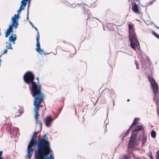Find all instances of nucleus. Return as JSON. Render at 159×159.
I'll use <instances>...</instances> for the list:
<instances>
[{
	"instance_id": "obj_1",
	"label": "nucleus",
	"mask_w": 159,
	"mask_h": 159,
	"mask_svg": "<svg viewBox=\"0 0 159 159\" xmlns=\"http://www.w3.org/2000/svg\"><path fill=\"white\" fill-rule=\"evenodd\" d=\"M34 75L32 72L27 71L24 75V81L26 84L29 85L31 93L32 96L34 98V99L37 97L40 98V96L43 97V99L44 95L41 92V87L39 84V77H36L38 85L34 81Z\"/></svg>"
},
{
	"instance_id": "obj_2",
	"label": "nucleus",
	"mask_w": 159,
	"mask_h": 159,
	"mask_svg": "<svg viewBox=\"0 0 159 159\" xmlns=\"http://www.w3.org/2000/svg\"><path fill=\"white\" fill-rule=\"evenodd\" d=\"M45 141L40 144V147L34 150V152L39 154L40 156L46 159L49 157V154H53V151L51 148L50 143H45Z\"/></svg>"
},
{
	"instance_id": "obj_3",
	"label": "nucleus",
	"mask_w": 159,
	"mask_h": 159,
	"mask_svg": "<svg viewBox=\"0 0 159 159\" xmlns=\"http://www.w3.org/2000/svg\"><path fill=\"white\" fill-rule=\"evenodd\" d=\"M129 32V34L128 36L129 41L130 43V47L135 50L137 49L140 50L139 44L138 41L136 34L132 29V25L129 24L128 25Z\"/></svg>"
},
{
	"instance_id": "obj_4",
	"label": "nucleus",
	"mask_w": 159,
	"mask_h": 159,
	"mask_svg": "<svg viewBox=\"0 0 159 159\" xmlns=\"http://www.w3.org/2000/svg\"><path fill=\"white\" fill-rule=\"evenodd\" d=\"M148 78L149 81L150 82L154 95L153 100L155 101L157 108H159V95L157 94L158 90V84L154 79L150 75H148Z\"/></svg>"
},
{
	"instance_id": "obj_5",
	"label": "nucleus",
	"mask_w": 159,
	"mask_h": 159,
	"mask_svg": "<svg viewBox=\"0 0 159 159\" xmlns=\"http://www.w3.org/2000/svg\"><path fill=\"white\" fill-rule=\"evenodd\" d=\"M43 100V97H40V98L37 97L34 100L33 105L34 106V111L35 113L34 118L35 120V123L37 124L38 123H39L40 122L39 120L38 117L39 116V106L42 103Z\"/></svg>"
},
{
	"instance_id": "obj_6",
	"label": "nucleus",
	"mask_w": 159,
	"mask_h": 159,
	"mask_svg": "<svg viewBox=\"0 0 159 159\" xmlns=\"http://www.w3.org/2000/svg\"><path fill=\"white\" fill-rule=\"evenodd\" d=\"M35 133L36 131H35L33 134L32 138L31 139L32 140V141L34 142V146H36L37 148H39L41 143H42L45 141V143H50V142L48 140V137L46 134H44L43 135V138L44 139H40L39 138H38L36 139L37 136L35 134Z\"/></svg>"
},
{
	"instance_id": "obj_7",
	"label": "nucleus",
	"mask_w": 159,
	"mask_h": 159,
	"mask_svg": "<svg viewBox=\"0 0 159 159\" xmlns=\"http://www.w3.org/2000/svg\"><path fill=\"white\" fill-rule=\"evenodd\" d=\"M36 146H34V142L31 140L27 147V153L26 157L30 159L32 155V152L34 150V148Z\"/></svg>"
},
{
	"instance_id": "obj_8",
	"label": "nucleus",
	"mask_w": 159,
	"mask_h": 159,
	"mask_svg": "<svg viewBox=\"0 0 159 159\" xmlns=\"http://www.w3.org/2000/svg\"><path fill=\"white\" fill-rule=\"evenodd\" d=\"M131 135L130 137V140L128 147L130 148H134L136 143V139L137 138V134L131 133Z\"/></svg>"
},
{
	"instance_id": "obj_9",
	"label": "nucleus",
	"mask_w": 159,
	"mask_h": 159,
	"mask_svg": "<svg viewBox=\"0 0 159 159\" xmlns=\"http://www.w3.org/2000/svg\"><path fill=\"white\" fill-rule=\"evenodd\" d=\"M20 18L15 16H13L11 17V23L10 26L16 29L17 28L19 24V20Z\"/></svg>"
},
{
	"instance_id": "obj_10",
	"label": "nucleus",
	"mask_w": 159,
	"mask_h": 159,
	"mask_svg": "<svg viewBox=\"0 0 159 159\" xmlns=\"http://www.w3.org/2000/svg\"><path fill=\"white\" fill-rule=\"evenodd\" d=\"M144 128L142 125H137L132 130L131 133L137 134V135L139 132H141L143 134H144Z\"/></svg>"
},
{
	"instance_id": "obj_11",
	"label": "nucleus",
	"mask_w": 159,
	"mask_h": 159,
	"mask_svg": "<svg viewBox=\"0 0 159 159\" xmlns=\"http://www.w3.org/2000/svg\"><path fill=\"white\" fill-rule=\"evenodd\" d=\"M131 5V9L134 13L138 14L141 13V10L139 9H140L141 8L139 7L138 5L135 2H132Z\"/></svg>"
},
{
	"instance_id": "obj_12",
	"label": "nucleus",
	"mask_w": 159,
	"mask_h": 159,
	"mask_svg": "<svg viewBox=\"0 0 159 159\" xmlns=\"http://www.w3.org/2000/svg\"><path fill=\"white\" fill-rule=\"evenodd\" d=\"M54 120V119L52 117V116L49 115L47 116L45 119L44 118L43 121L46 126L49 127L51 126L52 121Z\"/></svg>"
},
{
	"instance_id": "obj_13",
	"label": "nucleus",
	"mask_w": 159,
	"mask_h": 159,
	"mask_svg": "<svg viewBox=\"0 0 159 159\" xmlns=\"http://www.w3.org/2000/svg\"><path fill=\"white\" fill-rule=\"evenodd\" d=\"M36 50L40 55H42L43 53V49L40 48V45L39 42V40H36Z\"/></svg>"
},
{
	"instance_id": "obj_14",
	"label": "nucleus",
	"mask_w": 159,
	"mask_h": 159,
	"mask_svg": "<svg viewBox=\"0 0 159 159\" xmlns=\"http://www.w3.org/2000/svg\"><path fill=\"white\" fill-rule=\"evenodd\" d=\"M80 5L81 6H82L83 7V13L84 14L86 15L87 16V21L89 20V18L90 17V15L89 13L88 12L87 10L86 9V8L88 6L86 4H80Z\"/></svg>"
},
{
	"instance_id": "obj_15",
	"label": "nucleus",
	"mask_w": 159,
	"mask_h": 159,
	"mask_svg": "<svg viewBox=\"0 0 159 159\" xmlns=\"http://www.w3.org/2000/svg\"><path fill=\"white\" fill-rule=\"evenodd\" d=\"M25 7H24V5L22 3H21L20 7L19 9L17 11V14H15L14 16L20 18V13L21 12L22 10H24Z\"/></svg>"
},
{
	"instance_id": "obj_16",
	"label": "nucleus",
	"mask_w": 159,
	"mask_h": 159,
	"mask_svg": "<svg viewBox=\"0 0 159 159\" xmlns=\"http://www.w3.org/2000/svg\"><path fill=\"white\" fill-rule=\"evenodd\" d=\"M31 0H22L21 3H22L24 5V7H25L27 4L28 2V3L27 5V9H29V7H30V2Z\"/></svg>"
},
{
	"instance_id": "obj_17",
	"label": "nucleus",
	"mask_w": 159,
	"mask_h": 159,
	"mask_svg": "<svg viewBox=\"0 0 159 159\" xmlns=\"http://www.w3.org/2000/svg\"><path fill=\"white\" fill-rule=\"evenodd\" d=\"M16 39V35L13 34H11L10 36V41L12 42L13 44H15V42Z\"/></svg>"
},
{
	"instance_id": "obj_18",
	"label": "nucleus",
	"mask_w": 159,
	"mask_h": 159,
	"mask_svg": "<svg viewBox=\"0 0 159 159\" xmlns=\"http://www.w3.org/2000/svg\"><path fill=\"white\" fill-rule=\"evenodd\" d=\"M10 125H11V122ZM11 138H12V135H13V136L14 137V132L15 133L16 135V133H18V129L16 128H15L14 129H12L13 134H12V133H11Z\"/></svg>"
},
{
	"instance_id": "obj_19",
	"label": "nucleus",
	"mask_w": 159,
	"mask_h": 159,
	"mask_svg": "<svg viewBox=\"0 0 159 159\" xmlns=\"http://www.w3.org/2000/svg\"><path fill=\"white\" fill-rule=\"evenodd\" d=\"M142 136V145L143 146L144 145V144L146 143L147 141V136L145 135L144 134H143Z\"/></svg>"
},
{
	"instance_id": "obj_20",
	"label": "nucleus",
	"mask_w": 159,
	"mask_h": 159,
	"mask_svg": "<svg viewBox=\"0 0 159 159\" xmlns=\"http://www.w3.org/2000/svg\"><path fill=\"white\" fill-rule=\"evenodd\" d=\"M46 159L44 158L43 156H40L39 157V159H54V155H52V154H49V157L46 158Z\"/></svg>"
},
{
	"instance_id": "obj_21",
	"label": "nucleus",
	"mask_w": 159,
	"mask_h": 159,
	"mask_svg": "<svg viewBox=\"0 0 159 159\" xmlns=\"http://www.w3.org/2000/svg\"><path fill=\"white\" fill-rule=\"evenodd\" d=\"M108 90H109L110 92V93L113 96H115L113 97V98L115 99L116 97V94L115 91L112 89H111V90H110L109 89H108Z\"/></svg>"
},
{
	"instance_id": "obj_22",
	"label": "nucleus",
	"mask_w": 159,
	"mask_h": 159,
	"mask_svg": "<svg viewBox=\"0 0 159 159\" xmlns=\"http://www.w3.org/2000/svg\"><path fill=\"white\" fill-rule=\"evenodd\" d=\"M156 132L152 129L151 133V137L153 139H154L156 137Z\"/></svg>"
},
{
	"instance_id": "obj_23",
	"label": "nucleus",
	"mask_w": 159,
	"mask_h": 159,
	"mask_svg": "<svg viewBox=\"0 0 159 159\" xmlns=\"http://www.w3.org/2000/svg\"><path fill=\"white\" fill-rule=\"evenodd\" d=\"M130 128H129L127 130L126 132L123 135V136L122 138V140H123L124 138L130 132Z\"/></svg>"
},
{
	"instance_id": "obj_24",
	"label": "nucleus",
	"mask_w": 159,
	"mask_h": 159,
	"mask_svg": "<svg viewBox=\"0 0 159 159\" xmlns=\"http://www.w3.org/2000/svg\"><path fill=\"white\" fill-rule=\"evenodd\" d=\"M33 28H34L35 29V30L37 31V36H36V40H39V33L38 29H37V28L36 27H35L34 26V27H33Z\"/></svg>"
},
{
	"instance_id": "obj_25",
	"label": "nucleus",
	"mask_w": 159,
	"mask_h": 159,
	"mask_svg": "<svg viewBox=\"0 0 159 159\" xmlns=\"http://www.w3.org/2000/svg\"><path fill=\"white\" fill-rule=\"evenodd\" d=\"M10 34V25H9L8 28L6 32L5 37L7 38Z\"/></svg>"
},
{
	"instance_id": "obj_26",
	"label": "nucleus",
	"mask_w": 159,
	"mask_h": 159,
	"mask_svg": "<svg viewBox=\"0 0 159 159\" xmlns=\"http://www.w3.org/2000/svg\"><path fill=\"white\" fill-rule=\"evenodd\" d=\"M8 45L6 47V48L4 50L3 52V54H5L7 53V49H10V43L8 44Z\"/></svg>"
},
{
	"instance_id": "obj_27",
	"label": "nucleus",
	"mask_w": 159,
	"mask_h": 159,
	"mask_svg": "<svg viewBox=\"0 0 159 159\" xmlns=\"http://www.w3.org/2000/svg\"><path fill=\"white\" fill-rule=\"evenodd\" d=\"M152 34L157 39H159V35L155 32L154 31L152 30Z\"/></svg>"
},
{
	"instance_id": "obj_28",
	"label": "nucleus",
	"mask_w": 159,
	"mask_h": 159,
	"mask_svg": "<svg viewBox=\"0 0 159 159\" xmlns=\"http://www.w3.org/2000/svg\"><path fill=\"white\" fill-rule=\"evenodd\" d=\"M34 155L35 156V159H39V157L40 156V155L35 152H34Z\"/></svg>"
},
{
	"instance_id": "obj_29",
	"label": "nucleus",
	"mask_w": 159,
	"mask_h": 159,
	"mask_svg": "<svg viewBox=\"0 0 159 159\" xmlns=\"http://www.w3.org/2000/svg\"><path fill=\"white\" fill-rule=\"evenodd\" d=\"M139 118L137 117H135L134 118V120H135V122L134 123V125H136L138 124V121L139 120Z\"/></svg>"
},
{
	"instance_id": "obj_30",
	"label": "nucleus",
	"mask_w": 159,
	"mask_h": 159,
	"mask_svg": "<svg viewBox=\"0 0 159 159\" xmlns=\"http://www.w3.org/2000/svg\"><path fill=\"white\" fill-rule=\"evenodd\" d=\"M149 61H144V64L145 67L148 68L149 66Z\"/></svg>"
},
{
	"instance_id": "obj_31",
	"label": "nucleus",
	"mask_w": 159,
	"mask_h": 159,
	"mask_svg": "<svg viewBox=\"0 0 159 159\" xmlns=\"http://www.w3.org/2000/svg\"><path fill=\"white\" fill-rule=\"evenodd\" d=\"M156 154L157 155L156 159H159V150L157 151Z\"/></svg>"
},
{
	"instance_id": "obj_32",
	"label": "nucleus",
	"mask_w": 159,
	"mask_h": 159,
	"mask_svg": "<svg viewBox=\"0 0 159 159\" xmlns=\"http://www.w3.org/2000/svg\"><path fill=\"white\" fill-rule=\"evenodd\" d=\"M29 9H27V17L26 20H29Z\"/></svg>"
},
{
	"instance_id": "obj_33",
	"label": "nucleus",
	"mask_w": 159,
	"mask_h": 159,
	"mask_svg": "<svg viewBox=\"0 0 159 159\" xmlns=\"http://www.w3.org/2000/svg\"><path fill=\"white\" fill-rule=\"evenodd\" d=\"M39 124L40 125L39 131H41L42 128L43 124L41 122H39Z\"/></svg>"
},
{
	"instance_id": "obj_34",
	"label": "nucleus",
	"mask_w": 159,
	"mask_h": 159,
	"mask_svg": "<svg viewBox=\"0 0 159 159\" xmlns=\"http://www.w3.org/2000/svg\"><path fill=\"white\" fill-rule=\"evenodd\" d=\"M14 28V27H11V26H10V33H11V34H13V29Z\"/></svg>"
},
{
	"instance_id": "obj_35",
	"label": "nucleus",
	"mask_w": 159,
	"mask_h": 159,
	"mask_svg": "<svg viewBox=\"0 0 159 159\" xmlns=\"http://www.w3.org/2000/svg\"><path fill=\"white\" fill-rule=\"evenodd\" d=\"M135 120H133V122L131 124V125H130V126L129 127V128H130L131 129L133 127V126L134 125V123L135 122Z\"/></svg>"
},
{
	"instance_id": "obj_36",
	"label": "nucleus",
	"mask_w": 159,
	"mask_h": 159,
	"mask_svg": "<svg viewBox=\"0 0 159 159\" xmlns=\"http://www.w3.org/2000/svg\"><path fill=\"white\" fill-rule=\"evenodd\" d=\"M104 123H106V126H105V128H106V129H105V133H106L107 131V129H106V127H107V125L108 124V123L107 122L106 123V121H104Z\"/></svg>"
},
{
	"instance_id": "obj_37",
	"label": "nucleus",
	"mask_w": 159,
	"mask_h": 159,
	"mask_svg": "<svg viewBox=\"0 0 159 159\" xmlns=\"http://www.w3.org/2000/svg\"><path fill=\"white\" fill-rule=\"evenodd\" d=\"M2 151H0V159H2Z\"/></svg>"
},
{
	"instance_id": "obj_38",
	"label": "nucleus",
	"mask_w": 159,
	"mask_h": 159,
	"mask_svg": "<svg viewBox=\"0 0 159 159\" xmlns=\"http://www.w3.org/2000/svg\"><path fill=\"white\" fill-rule=\"evenodd\" d=\"M124 159H129V157L127 155H125L124 156Z\"/></svg>"
},
{
	"instance_id": "obj_39",
	"label": "nucleus",
	"mask_w": 159,
	"mask_h": 159,
	"mask_svg": "<svg viewBox=\"0 0 159 159\" xmlns=\"http://www.w3.org/2000/svg\"><path fill=\"white\" fill-rule=\"evenodd\" d=\"M29 23L32 26V28H33V27H34V26L32 23L30 21L29 22Z\"/></svg>"
},
{
	"instance_id": "obj_40",
	"label": "nucleus",
	"mask_w": 159,
	"mask_h": 159,
	"mask_svg": "<svg viewBox=\"0 0 159 159\" xmlns=\"http://www.w3.org/2000/svg\"><path fill=\"white\" fill-rule=\"evenodd\" d=\"M18 113L20 114H22L23 113V112L20 111V110L19 109L18 110Z\"/></svg>"
},
{
	"instance_id": "obj_41",
	"label": "nucleus",
	"mask_w": 159,
	"mask_h": 159,
	"mask_svg": "<svg viewBox=\"0 0 159 159\" xmlns=\"http://www.w3.org/2000/svg\"><path fill=\"white\" fill-rule=\"evenodd\" d=\"M149 157L150 159H154L153 157L152 156V154H150V155Z\"/></svg>"
},
{
	"instance_id": "obj_42",
	"label": "nucleus",
	"mask_w": 159,
	"mask_h": 159,
	"mask_svg": "<svg viewBox=\"0 0 159 159\" xmlns=\"http://www.w3.org/2000/svg\"><path fill=\"white\" fill-rule=\"evenodd\" d=\"M61 2L62 3L65 4L66 2L65 0H62L61 1Z\"/></svg>"
},
{
	"instance_id": "obj_43",
	"label": "nucleus",
	"mask_w": 159,
	"mask_h": 159,
	"mask_svg": "<svg viewBox=\"0 0 159 159\" xmlns=\"http://www.w3.org/2000/svg\"><path fill=\"white\" fill-rule=\"evenodd\" d=\"M139 64H138V65L137 66H136V68L137 69H139Z\"/></svg>"
},
{
	"instance_id": "obj_44",
	"label": "nucleus",
	"mask_w": 159,
	"mask_h": 159,
	"mask_svg": "<svg viewBox=\"0 0 159 159\" xmlns=\"http://www.w3.org/2000/svg\"><path fill=\"white\" fill-rule=\"evenodd\" d=\"M152 2L151 1V2H150L147 5V6H149L150 5H152Z\"/></svg>"
},
{
	"instance_id": "obj_45",
	"label": "nucleus",
	"mask_w": 159,
	"mask_h": 159,
	"mask_svg": "<svg viewBox=\"0 0 159 159\" xmlns=\"http://www.w3.org/2000/svg\"><path fill=\"white\" fill-rule=\"evenodd\" d=\"M135 63L136 66L137 65H138V64H139V63L136 61H135Z\"/></svg>"
},
{
	"instance_id": "obj_46",
	"label": "nucleus",
	"mask_w": 159,
	"mask_h": 159,
	"mask_svg": "<svg viewBox=\"0 0 159 159\" xmlns=\"http://www.w3.org/2000/svg\"><path fill=\"white\" fill-rule=\"evenodd\" d=\"M154 25H155V27H156L157 28V29H159V27L156 26V24H154Z\"/></svg>"
},
{
	"instance_id": "obj_47",
	"label": "nucleus",
	"mask_w": 159,
	"mask_h": 159,
	"mask_svg": "<svg viewBox=\"0 0 159 159\" xmlns=\"http://www.w3.org/2000/svg\"><path fill=\"white\" fill-rule=\"evenodd\" d=\"M114 98H112V100L113 102V105H114V104H115V100H114Z\"/></svg>"
},
{
	"instance_id": "obj_48",
	"label": "nucleus",
	"mask_w": 159,
	"mask_h": 159,
	"mask_svg": "<svg viewBox=\"0 0 159 159\" xmlns=\"http://www.w3.org/2000/svg\"><path fill=\"white\" fill-rule=\"evenodd\" d=\"M51 52H49V53H44V52H43V53L44 54V56H45V55H46V54H50Z\"/></svg>"
},
{
	"instance_id": "obj_49",
	"label": "nucleus",
	"mask_w": 159,
	"mask_h": 159,
	"mask_svg": "<svg viewBox=\"0 0 159 159\" xmlns=\"http://www.w3.org/2000/svg\"><path fill=\"white\" fill-rule=\"evenodd\" d=\"M134 1H135L136 2H137L138 0H131V2H133L134 1Z\"/></svg>"
},
{
	"instance_id": "obj_50",
	"label": "nucleus",
	"mask_w": 159,
	"mask_h": 159,
	"mask_svg": "<svg viewBox=\"0 0 159 159\" xmlns=\"http://www.w3.org/2000/svg\"><path fill=\"white\" fill-rule=\"evenodd\" d=\"M134 159H141L139 157H136L134 158Z\"/></svg>"
},
{
	"instance_id": "obj_51",
	"label": "nucleus",
	"mask_w": 159,
	"mask_h": 159,
	"mask_svg": "<svg viewBox=\"0 0 159 159\" xmlns=\"http://www.w3.org/2000/svg\"><path fill=\"white\" fill-rule=\"evenodd\" d=\"M93 18V17H92ZM95 19H97V20H98L99 21H100V22H101V21L98 19H97L96 18H94Z\"/></svg>"
},
{
	"instance_id": "obj_52",
	"label": "nucleus",
	"mask_w": 159,
	"mask_h": 159,
	"mask_svg": "<svg viewBox=\"0 0 159 159\" xmlns=\"http://www.w3.org/2000/svg\"><path fill=\"white\" fill-rule=\"evenodd\" d=\"M108 108L107 109V117L108 116Z\"/></svg>"
},
{
	"instance_id": "obj_53",
	"label": "nucleus",
	"mask_w": 159,
	"mask_h": 159,
	"mask_svg": "<svg viewBox=\"0 0 159 159\" xmlns=\"http://www.w3.org/2000/svg\"><path fill=\"white\" fill-rule=\"evenodd\" d=\"M154 24V23H153V21H151V25H152V24Z\"/></svg>"
},
{
	"instance_id": "obj_54",
	"label": "nucleus",
	"mask_w": 159,
	"mask_h": 159,
	"mask_svg": "<svg viewBox=\"0 0 159 159\" xmlns=\"http://www.w3.org/2000/svg\"><path fill=\"white\" fill-rule=\"evenodd\" d=\"M13 110H16V108H15V107H13Z\"/></svg>"
},
{
	"instance_id": "obj_55",
	"label": "nucleus",
	"mask_w": 159,
	"mask_h": 159,
	"mask_svg": "<svg viewBox=\"0 0 159 159\" xmlns=\"http://www.w3.org/2000/svg\"><path fill=\"white\" fill-rule=\"evenodd\" d=\"M10 49H12V47L11 46V44Z\"/></svg>"
},
{
	"instance_id": "obj_56",
	"label": "nucleus",
	"mask_w": 159,
	"mask_h": 159,
	"mask_svg": "<svg viewBox=\"0 0 159 159\" xmlns=\"http://www.w3.org/2000/svg\"><path fill=\"white\" fill-rule=\"evenodd\" d=\"M2 61L1 59H0V66H1V62Z\"/></svg>"
},
{
	"instance_id": "obj_57",
	"label": "nucleus",
	"mask_w": 159,
	"mask_h": 159,
	"mask_svg": "<svg viewBox=\"0 0 159 159\" xmlns=\"http://www.w3.org/2000/svg\"><path fill=\"white\" fill-rule=\"evenodd\" d=\"M141 5V6H142V7H145V5Z\"/></svg>"
},
{
	"instance_id": "obj_58",
	"label": "nucleus",
	"mask_w": 159,
	"mask_h": 159,
	"mask_svg": "<svg viewBox=\"0 0 159 159\" xmlns=\"http://www.w3.org/2000/svg\"><path fill=\"white\" fill-rule=\"evenodd\" d=\"M20 116V115H17V116Z\"/></svg>"
},
{
	"instance_id": "obj_59",
	"label": "nucleus",
	"mask_w": 159,
	"mask_h": 159,
	"mask_svg": "<svg viewBox=\"0 0 159 159\" xmlns=\"http://www.w3.org/2000/svg\"><path fill=\"white\" fill-rule=\"evenodd\" d=\"M156 0H153L152 1V2H154V1H155Z\"/></svg>"
},
{
	"instance_id": "obj_60",
	"label": "nucleus",
	"mask_w": 159,
	"mask_h": 159,
	"mask_svg": "<svg viewBox=\"0 0 159 159\" xmlns=\"http://www.w3.org/2000/svg\"><path fill=\"white\" fill-rule=\"evenodd\" d=\"M129 100H130V99H128L127 100V101H129Z\"/></svg>"
},
{
	"instance_id": "obj_61",
	"label": "nucleus",
	"mask_w": 159,
	"mask_h": 159,
	"mask_svg": "<svg viewBox=\"0 0 159 159\" xmlns=\"http://www.w3.org/2000/svg\"><path fill=\"white\" fill-rule=\"evenodd\" d=\"M9 41H10V37H9Z\"/></svg>"
},
{
	"instance_id": "obj_62",
	"label": "nucleus",
	"mask_w": 159,
	"mask_h": 159,
	"mask_svg": "<svg viewBox=\"0 0 159 159\" xmlns=\"http://www.w3.org/2000/svg\"><path fill=\"white\" fill-rule=\"evenodd\" d=\"M57 116H56V118H57Z\"/></svg>"
},
{
	"instance_id": "obj_63",
	"label": "nucleus",
	"mask_w": 159,
	"mask_h": 159,
	"mask_svg": "<svg viewBox=\"0 0 159 159\" xmlns=\"http://www.w3.org/2000/svg\"><path fill=\"white\" fill-rule=\"evenodd\" d=\"M16 113H17V111H16Z\"/></svg>"
},
{
	"instance_id": "obj_64",
	"label": "nucleus",
	"mask_w": 159,
	"mask_h": 159,
	"mask_svg": "<svg viewBox=\"0 0 159 159\" xmlns=\"http://www.w3.org/2000/svg\"><path fill=\"white\" fill-rule=\"evenodd\" d=\"M138 1L139 2V0H138ZM140 3V2H139Z\"/></svg>"
}]
</instances>
